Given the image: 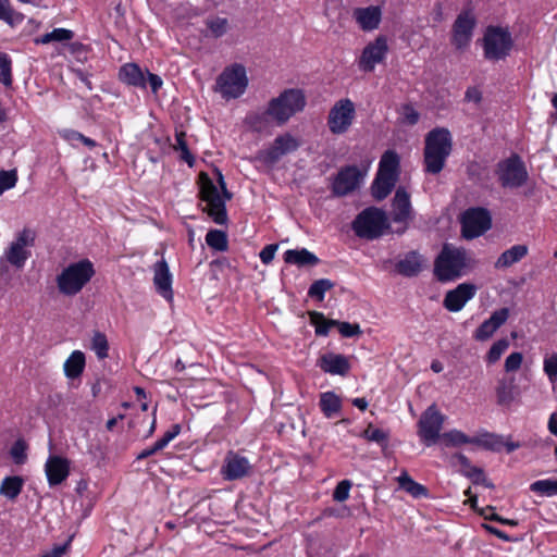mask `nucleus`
<instances>
[{"label": "nucleus", "instance_id": "1", "mask_svg": "<svg viewBox=\"0 0 557 557\" xmlns=\"http://www.w3.org/2000/svg\"><path fill=\"white\" fill-rule=\"evenodd\" d=\"M453 149L450 132L444 127L430 131L425 136L424 170L430 174H438L445 166Z\"/></svg>", "mask_w": 557, "mask_h": 557}, {"label": "nucleus", "instance_id": "2", "mask_svg": "<svg viewBox=\"0 0 557 557\" xmlns=\"http://www.w3.org/2000/svg\"><path fill=\"white\" fill-rule=\"evenodd\" d=\"M218 174V183L222 190V195L216 185L209 178V176L205 173L200 175L201 178V187H200V196L201 199L207 202L206 211L208 215L216 223V224H225L227 221V213L225 208V201L232 198V194H230L226 189V184L223 177V174L220 171H216Z\"/></svg>", "mask_w": 557, "mask_h": 557}, {"label": "nucleus", "instance_id": "3", "mask_svg": "<svg viewBox=\"0 0 557 557\" xmlns=\"http://www.w3.org/2000/svg\"><path fill=\"white\" fill-rule=\"evenodd\" d=\"M95 275V268L89 259L70 263L57 276L59 292L65 296L77 295Z\"/></svg>", "mask_w": 557, "mask_h": 557}, {"label": "nucleus", "instance_id": "4", "mask_svg": "<svg viewBox=\"0 0 557 557\" xmlns=\"http://www.w3.org/2000/svg\"><path fill=\"white\" fill-rule=\"evenodd\" d=\"M399 156L394 150H387L381 157L379 170L372 184V196L376 200L385 199L395 187L399 177Z\"/></svg>", "mask_w": 557, "mask_h": 557}, {"label": "nucleus", "instance_id": "5", "mask_svg": "<svg viewBox=\"0 0 557 557\" xmlns=\"http://www.w3.org/2000/svg\"><path fill=\"white\" fill-rule=\"evenodd\" d=\"M467 262L465 249L445 244L434 262V273L441 282L453 281L462 275Z\"/></svg>", "mask_w": 557, "mask_h": 557}, {"label": "nucleus", "instance_id": "6", "mask_svg": "<svg viewBox=\"0 0 557 557\" xmlns=\"http://www.w3.org/2000/svg\"><path fill=\"white\" fill-rule=\"evenodd\" d=\"M306 97L301 89L290 88L270 100L267 113L280 125L304 110Z\"/></svg>", "mask_w": 557, "mask_h": 557}, {"label": "nucleus", "instance_id": "7", "mask_svg": "<svg viewBox=\"0 0 557 557\" xmlns=\"http://www.w3.org/2000/svg\"><path fill=\"white\" fill-rule=\"evenodd\" d=\"M248 84L246 67L234 63L226 66L216 77L214 90L225 100L237 99L246 92Z\"/></svg>", "mask_w": 557, "mask_h": 557}, {"label": "nucleus", "instance_id": "8", "mask_svg": "<svg viewBox=\"0 0 557 557\" xmlns=\"http://www.w3.org/2000/svg\"><path fill=\"white\" fill-rule=\"evenodd\" d=\"M483 54L487 61L505 60L511 52L513 39L507 28L488 26L482 38Z\"/></svg>", "mask_w": 557, "mask_h": 557}, {"label": "nucleus", "instance_id": "9", "mask_svg": "<svg viewBox=\"0 0 557 557\" xmlns=\"http://www.w3.org/2000/svg\"><path fill=\"white\" fill-rule=\"evenodd\" d=\"M389 227L386 213L377 208H367L352 222L355 234L364 239H375Z\"/></svg>", "mask_w": 557, "mask_h": 557}, {"label": "nucleus", "instance_id": "10", "mask_svg": "<svg viewBox=\"0 0 557 557\" xmlns=\"http://www.w3.org/2000/svg\"><path fill=\"white\" fill-rule=\"evenodd\" d=\"M445 419L435 405H431L422 412L418 421V435L426 446L435 444L442 437L441 431Z\"/></svg>", "mask_w": 557, "mask_h": 557}, {"label": "nucleus", "instance_id": "11", "mask_svg": "<svg viewBox=\"0 0 557 557\" xmlns=\"http://www.w3.org/2000/svg\"><path fill=\"white\" fill-rule=\"evenodd\" d=\"M356 116L355 103L348 99H339L331 108L327 116V126L332 134L342 135L345 134Z\"/></svg>", "mask_w": 557, "mask_h": 557}, {"label": "nucleus", "instance_id": "12", "mask_svg": "<svg viewBox=\"0 0 557 557\" xmlns=\"http://www.w3.org/2000/svg\"><path fill=\"white\" fill-rule=\"evenodd\" d=\"M491 226L492 216L487 209L470 208L461 216V233L466 239H473L483 235Z\"/></svg>", "mask_w": 557, "mask_h": 557}, {"label": "nucleus", "instance_id": "13", "mask_svg": "<svg viewBox=\"0 0 557 557\" xmlns=\"http://www.w3.org/2000/svg\"><path fill=\"white\" fill-rule=\"evenodd\" d=\"M35 238L36 234L33 230L24 228L10 244L2 260L4 259L11 265L22 269L25 265L26 260L30 257L29 248L34 246Z\"/></svg>", "mask_w": 557, "mask_h": 557}, {"label": "nucleus", "instance_id": "14", "mask_svg": "<svg viewBox=\"0 0 557 557\" xmlns=\"http://www.w3.org/2000/svg\"><path fill=\"white\" fill-rule=\"evenodd\" d=\"M497 175L505 188L521 187L528 180L525 165L517 154L498 163Z\"/></svg>", "mask_w": 557, "mask_h": 557}, {"label": "nucleus", "instance_id": "15", "mask_svg": "<svg viewBox=\"0 0 557 557\" xmlns=\"http://www.w3.org/2000/svg\"><path fill=\"white\" fill-rule=\"evenodd\" d=\"M387 52L388 45L386 37H376L363 48L358 59L359 70L366 73L373 72L375 66L385 60Z\"/></svg>", "mask_w": 557, "mask_h": 557}, {"label": "nucleus", "instance_id": "16", "mask_svg": "<svg viewBox=\"0 0 557 557\" xmlns=\"http://www.w3.org/2000/svg\"><path fill=\"white\" fill-rule=\"evenodd\" d=\"M476 25L474 14L470 10L462 11L453 25L451 44L458 50L466 49L473 36Z\"/></svg>", "mask_w": 557, "mask_h": 557}, {"label": "nucleus", "instance_id": "17", "mask_svg": "<svg viewBox=\"0 0 557 557\" xmlns=\"http://www.w3.org/2000/svg\"><path fill=\"white\" fill-rule=\"evenodd\" d=\"M366 173L356 165L343 168L334 178L332 190L336 196H346L360 187Z\"/></svg>", "mask_w": 557, "mask_h": 557}, {"label": "nucleus", "instance_id": "18", "mask_svg": "<svg viewBox=\"0 0 557 557\" xmlns=\"http://www.w3.org/2000/svg\"><path fill=\"white\" fill-rule=\"evenodd\" d=\"M311 324L315 326V333L320 336H326L330 327L337 326L343 337H354L362 333L360 325L357 323L339 322L337 320H327L324 314L318 311L309 312Z\"/></svg>", "mask_w": 557, "mask_h": 557}, {"label": "nucleus", "instance_id": "19", "mask_svg": "<svg viewBox=\"0 0 557 557\" xmlns=\"http://www.w3.org/2000/svg\"><path fill=\"white\" fill-rule=\"evenodd\" d=\"M298 147L297 139L289 134H285L276 137L271 147L259 151L257 159L265 164H274L283 156L297 150Z\"/></svg>", "mask_w": 557, "mask_h": 557}, {"label": "nucleus", "instance_id": "20", "mask_svg": "<svg viewBox=\"0 0 557 557\" xmlns=\"http://www.w3.org/2000/svg\"><path fill=\"white\" fill-rule=\"evenodd\" d=\"M475 293V285L461 283L456 288L446 293L443 305L448 311L458 312L474 297Z\"/></svg>", "mask_w": 557, "mask_h": 557}, {"label": "nucleus", "instance_id": "21", "mask_svg": "<svg viewBox=\"0 0 557 557\" xmlns=\"http://www.w3.org/2000/svg\"><path fill=\"white\" fill-rule=\"evenodd\" d=\"M250 469L251 465L246 457L230 451L224 459L221 473L225 480L235 481L248 475Z\"/></svg>", "mask_w": 557, "mask_h": 557}, {"label": "nucleus", "instance_id": "22", "mask_svg": "<svg viewBox=\"0 0 557 557\" xmlns=\"http://www.w3.org/2000/svg\"><path fill=\"white\" fill-rule=\"evenodd\" d=\"M509 318V309L502 308L492 313V315L482 322L474 331L473 337L475 341L485 342L490 339L494 333L506 323Z\"/></svg>", "mask_w": 557, "mask_h": 557}, {"label": "nucleus", "instance_id": "23", "mask_svg": "<svg viewBox=\"0 0 557 557\" xmlns=\"http://www.w3.org/2000/svg\"><path fill=\"white\" fill-rule=\"evenodd\" d=\"M153 284L160 296L168 301L173 300L172 274L164 259L153 265Z\"/></svg>", "mask_w": 557, "mask_h": 557}, {"label": "nucleus", "instance_id": "24", "mask_svg": "<svg viewBox=\"0 0 557 557\" xmlns=\"http://www.w3.org/2000/svg\"><path fill=\"white\" fill-rule=\"evenodd\" d=\"M45 472L50 486L59 485L70 474V461L64 457L50 456L46 461Z\"/></svg>", "mask_w": 557, "mask_h": 557}, {"label": "nucleus", "instance_id": "25", "mask_svg": "<svg viewBox=\"0 0 557 557\" xmlns=\"http://www.w3.org/2000/svg\"><path fill=\"white\" fill-rule=\"evenodd\" d=\"M392 219L396 223L407 224L412 218L410 195L404 187L396 189L392 203Z\"/></svg>", "mask_w": 557, "mask_h": 557}, {"label": "nucleus", "instance_id": "26", "mask_svg": "<svg viewBox=\"0 0 557 557\" xmlns=\"http://www.w3.org/2000/svg\"><path fill=\"white\" fill-rule=\"evenodd\" d=\"M352 16L363 32H372L376 29L381 23L382 11L380 7L376 5L356 8L352 12Z\"/></svg>", "mask_w": 557, "mask_h": 557}, {"label": "nucleus", "instance_id": "27", "mask_svg": "<svg viewBox=\"0 0 557 557\" xmlns=\"http://www.w3.org/2000/svg\"><path fill=\"white\" fill-rule=\"evenodd\" d=\"M319 367L325 373L345 376L350 370V363L346 356L327 352L319 359Z\"/></svg>", "mask_w": 557, "mask_h": 557}, {"label": "nucleus", "instance_id": "28", "mask_svg": "<svg viewBox=\"0 0 557 557\" xmlns=\"http://www.w3.org/2000/svg\"><path fill=\"white\" fill-rule=\"evenodd\" d=\"M520 395L519 387L513 377L502 379L496 386L497 403L500 406L511 405Z\"/></svg>", "mask_w": 557, "mask_h": 557}, {"label": "nucleus", "instance_id": "29", "mask_svg": "<svg viewBox=\"0 0 557 557\" xmlns=\"http://www.w3.org/2000/svg\"><path fill=\"white\" fill-rule=\"evenodd\" d=\"M119 78L129 86L146 88L145 74L136 63L124 64L120 69Z\"/></svg>", "mask_w": 557, "mask_h": 557}, {"label": "nucleus", "instance_id": "30", "mask_svg": "<svg viewBox=\"0 0 557 557\" xmlns=\"http://www.w3.org/2000/svg\"><path fill=\"white\" fill-rule=\"evenodd\" d=\"M529 252L527 245H515L500 253L495 261L496 269H507L522 260Z\"/></svg>", "mask_w": 557, "mask_h": 557}, {"label": "nucleus", "instance_id": "31", "mask_svg": "<svg viewBox=\"0 0 557 557\" xmlns=\"http://www.w3.org/2000/svg\"><path fill=\"white\" fill-rule=\"evenodd\" d=\"M423 258L417 251L408 252L401 260L396 264L397 271L405 276H416L422 270Z\"/></svg>", "mask_w": 557, "mask_h": 557}, {"label": "nucleus", "instance_id": "32", "mask_svg": "<svg viewBox=\"0 0 557 557\" xmlns=\"http://www.w3.org/2000/svg\"><path fill=\"white\" fill-rule=\"evenodd\" d=\"M284 261L289 264H296L298 267L315 265L319 263V258L307 250L302 249H289L284 252Z\"/></svg>", "mask_w": 557, "mask_h": 557}, {"label": "nucleus", "instance_id": "33", "mask_svg": "<svg viewBox=\"0 0 557 557\" xmlns=\"http://www.w3.org/2000/svg\"><path fill=\"white\" fill-rule=\"evenodd\" d=\"M85 368V355L81 350H74L64 362V373L70 379L78 377Z\"/></svg>", "mask_w": 557, "mask_h": 557}, {"label": "nucleus", "instance_id": "34", "mask_svg": "<svg viewBox=\"0 0 557 557\" xmlns=\"http://www.w3.org/2000/svg\"><path fill=\"white\" fill-rule=\"evenodd\" d=\"M24 480L18 475L5 476L0 484V495L14 500L22 492Z\"/></svg>", "mask_w": 557, "mask_h": 557}, {"label": "nucleus", "instance_id": "35", "mask_svg": "<svg viewBox=\"0 0 557 557\" xmlns=\"http://www.w3.org/2000/svg\"><path fill=\"white\" fill-rule=\"evenodd\" d=\"M341 398L333 392H325L320 397V408L326 418H332L341 410Z\"/></svg>", "mask_w": 557, "mask_h": 557}, {"label": "nucleus", "instance_id": "36", "mask_svg": "<svg viewBox=\"0 0 557 557\" xmlns=\"http://www.w3.org/2000/svg\"><path fill=\"white\" fill-rule=\"evenodd\" d=\"M0 21L14 27L24 21V15L11 7L10 0H0Z\"/></svg>", "mask_w": 557, "mask_h": 557}, {"label": "nucleus", "instance_id": "37", "mask_svg": "<svg viewBox=\"0 0 557 557\" xmlns=\"http://www.w3.org/2000/svg\"><path fill=\"white\" fill-rule=\"evenodd\" d=\"M398 483L403 490H405L413 497H422L428 495L426 487L413 481L406 472L398 476Z\"/></svg>", "mask_w": 557, "mask_h": 557}, {"label": "nucleus", "instance_id": "38", "mask_svg": "<svg viewBox=\"0 0 557 557\" xmlns=\"http://www.w3.org/2000/svg\"><path fill=\"white\" fill-rule=\"evenodd\" d=\"M73 36H74V33L70 29L54 28L52 32L47 33V34L42 35L41 37L36 38L35 42L37 45H39V44L46 45V44H49L52 41L62 42V41L71 40L73 38Z\"/></svg>", "mask_w": 557, "mask_h": 557}, {"label": "nucleus", "instance_id": "39", "mask_svg": "<svg viewBox=\"0 0 557 557\" xmlns=\"http://www.w3.org/2000/svg\"><path fill=\"white\" fill-rule=\"evenodd\" d=\"M530 490L541 496L553 497L557 495V479H545L533 482Z\"/></svg>", "mask_w": 557, "mask_h": 557}, {"label": "nucleus", "instance_id": "40", "mask_svg": "<svg viewBox=\"0 0 557 557\" xmlns=\"http://www.w3.org/2000/svg\"><path fill=\"white\" fill-rule=\"evenodd\" d=\"M206 243L218 251H225L228 246L226 233L220 230L209 231L206 235Z\"/></svg>", "mask_w": 557, "mask_h": 557}, {"label": "nucleus", "instance_id": "41", "mask_svg": "<svg viewBox=\"0 0 557 557\" xmlns=\"http://www.w3.org/2000/svg\"><path fill=\"white\" fill-rule=\"evenodd\" d=\"M446 446L457 447L463 444H473V437H469L459 430H450L442 435Z\"/></svg>", "mask_w": 557, "mask_h": 557}, {"label": "nucleus", "instance_id": "42", "mask_svg": "<svg viewBox=\"0 0 557 557\" xmlns=\"http://www.w3.org/2000/svg\"><path fill=\"white\" fill-rule=\"evenodd\" d=\"M90 348L95 351L98 359L107 358L109 351L107 336L101 332H95L91 337Z\"/></svg>", "mask_w": 557, "mask_h": 557}, {"label": "nucleus", "instance_id": "43", "mask_svg": "<svg viewBox=\"0 0 557 557\" xmlns=\"http://www.w3.org/2000/svg\"><path fill=\"white\" fill-rule=\"evenodd\" d=\"M60 135L63 139L69 141L74 147L76 145V141L82 143L83 145L87 146L90 149L97 146V143L94 139L86 137L82 133L74 129H63L60 132Z\"/></svg>", "mask_w": 557, "mask_h": 557}, {"label": "nucleus", "instance_id": "44", "mask_svg": "<svg viewBox=\"0 0 557 557\" xmlns=\"http://www.w3.org/2000/svg\"><path fill=\"white\" fill-rule=\"evenodd\" d=\"M473 444L480 445L486 449L499 450L504 445L503 438L499 435L492 433H484L480 437H473Z\"/></svg>", "mask_w": 557, "mask_h": 557}, {"label": "nucleus", "instance_id": "45", "mask_svg": "<svg viewBox=\"0 0 557 557\" xmlns=\"http://www.w3.org/2000/svg\"><path fill=\"white\" fill-rule=\"evenodd\" d=\"M0 83L5 87L12 85V60L5 52L0 51Z\"/></svg>", "mask_w": 557, "mask_h": 557}, {"label": "nucleus", "instance_id": "46", "mask_svg": "<svg viewBox=\"0 0 557 557\" xmlns=\"http://www.w3.org/2000/svg\"><path fill=\"white\" fill-rule=\"evenodd\" d=\"M333 286L334 284L327 278L318 280L309 287L308 295L318 300H323L324 294Z\"/></svg>", "mask_w": 557, "mask_h": 557}, {"label": "nucleus", "instance_id": "47", "mask_svg": "<svg viewBox=\"0 0 557 557\" xmlns=\"http://www.w3.org/2000/svg\"><path fill=\"white\" fill-rule=\"evenodd\" d=\"M207 27L211 32L212 36L219 38L227 32L228 22L225 17H211L206 22Z\"/></svg>", "mask_w": 557, "mask_h": 557}, {"label": "nucleus", "instance_id": "48", "mask_svg": "<svg viewBox=\"0 0 557 557\" xmlns=\"http://www.w3.org/2000/svg\"><path fill=\"white\" fill-rule=\"evenodd\" d=\"M509 347V342L506 338H502L496 341L492 347L490 348L486 360L488 363H495L498 361L502 357V355L507 350Z\"/></svg>", "mask_w": 557, "mask_h": 557}, {"label": "nucleus", "instance_id": "49", "mask_svg": "<svg viewBox=\"0 0 557 557\" xmlns=\"http://www.w3.org/2000/svg\"><path fill=\"white\" fill-rule=\"evenodd\" d=\"M363 437L382 446H386L388 442V433L384 430L375 429L372 425H369L364 430Z\"/></svg>", "mask_w": 557, "mask_h": 557}, {"label": "nucleus", "instance_id": "50", "mask_svg": "<svg viewBox=\"0 0 557 557\" xmlns=\"http://www.w3.org/2000/svg\"><path fill=\"white\" fill-rule=\"evenodd\" d=\"M27 444L23 440H17L10 449V455L16 465H23L27 459Z\"/></svg>", "mask_w": 557, "mask_h": 557}, {"label": "nucleus", "instance_id": "51", "mask_svg": "<svg viewBox=\"0 0 557 557\" xmlns=\"http://www.w3.org/2000/svg\"><path fill=\"white\" fill-rule=\"evenodd\" d=\"M174 148L181 151V160L185 161L189 166H193L195 159L187 147L184 133L176 134Z\"/></svg>", "mask_w": 557, "mask_h": 557}, {"label": "nucleus", "instance_id": "52", "mask_svg": "<svg viewBox=\"0 0 557 557\" xmlns=\"http://www.w3.org/2000/svg\"><path fill=\"white\" fill-rule=\"evenodd\" d=\"M543 370L550 383L557 381V354H552L544 358Z\"/></svg>", "mask_w": 557, "mask_h": 557}, {"label": "nucleus", "instance_id": "53", "mask_svg": "<svg viewBox=\"0 0 557 557\" xmlns=\"http://www.w3.org/2000/svg\"><path fill=\"white\" fill-rule=\"evenodd\" d=\"M268 116L270 115L267 113L265 110L262 113H252L248 115L246 120L251 128H253L257 132H262L267 127Z\"/></svg>", "mask_w": 557, "mask_h": 557}, {"label": "nucleus", "instance_id": "54", "mask_svg": "<svg viewBox=\"0 0 557 557\" xmlns=\"http://www.w3.org/2000/svg\"><path fill=\"white\" fill-rule=\"evenodd\" d=\"M17 182V175L14 170L12 171H0V195L5 190L11 189Z\"/></svg>", "mask_w": 557, "mask_h": 557}, {"label": "nucleus", "instance_id": "55", "mask_svg": "<svg viewBox=\"0 0 557 557\" xmlns=\"http://www.w3.org/2000/svg\"><path fill=\"white\" fill-rule=\"evenodd\" d=\"M350 487L351 482L349 480L341 481L333 492L334 500L342 503L348 499Z\"/></svg>", "mask_w": 557, "mask_h": 557}, {"label": "nucleus", "instance_id": "56", "mask_svg": "<svg viewBox=\"0 0 557 557\" xmlns=\"http://www.w3.org/2000/svg\"><path fill=\"white\" fill-rule=\"evenodd\" d=\"M523 361V356L519 351L511 352L505 360V370L507 372L517 371Z\"/></svg>", "mask_w": 557, "mask_h": 557}, {"label": "nucleus", "instance_id": "57", "mask_svg": "<svg viewBox=\"0 0 557 557\" xmlns=\"http://www.w3.org/2000/svg\"><path fill=\"white\" fill-rule=\"evenodd\" d=\"M181 433V425L173 424L170 430H168L161 438L157 441L158 446L161 449L165 448L171 441H173Z\"/></svg>", "mask_w": 557, "mask_h": 557}, {"label": "nucleus", "instance_id": "58", "mask_svg": "<svg viewBox=\"0 0 557 557\" xmlns=\"http://www.w3.org/2000/svg\"><path fill=\"white\" fill-rule=\"evenodd\" d=\"M420 114L418 111L410 104H406L403 107V120L408 125H414L418 123Z\"/></svg>", "mask_w": 557, "mask_h": 557}, {"label": "nucleus", "instance_id": "59", "mask_svg": "<svg viewBox=\"0 0 557 557\" xmlns=\"http://www.w3.org/2000/svg\"><path fill=\"white\" fill-rule=\"evenodd\" d=\"M276 250H277V245H274V244L267 245L259 253L261 261L264 264H269L274 259Z\"/></svg>", "mask_w": 557, "mask_h": 557}, {"label": "nucleus", "instance_id": "60", "mask_svg": "<svg viewBox=\"0 0 557 557\" xmlns=\"http://www.w3.org/2000/svg\"><path fill=\"white\" fill-rule=\"evenodd\" d=\"M70 545V541L64 544L54 545L51 549L46 550L41 557H62Z\"/></svg>", "mask_w": 557, "mask_h": 557}, {"label": "nucleus", "instance_id": "61", "mask_svg": "<svg viewBox=\"0 0 557 557\" xmlns=\"http://www.w3.org/2000/svg\"><path fill=\"white\" fill-rule=\"evenodd\" d=\"M465 100L468 102L480 103L482 100V92L476 87H469L466 90Z\"/></svg>", "mask_w": 557, "mask_h": 557}, {"label": "nucleus", "instance_id": "62", "mask_svg": "<svg viewBox=\"0 0 557 557\" xmlns=\"http://www.w3.org/2000/svg\"><path fill=\"white\" fill-rule=\"evenodd\" d=\"M462 473L470 478L474 484H479L481 478L484 475L482 469L471 466L468 470H462Z\"/></svg>", "mask_w": 557, "mask_h": 557}, {"label": "nucleus", "instance_id": "63", "mask_svg": "<svg viewBox=\"0 0 557 557\" xmlns=\"http://www.w3.org/2000/svg\"><path fill=\"white\" fill-rule=\"evenodd\" d=\"M147 79L151 87L152 92H154V94L161 88V86L163 84V82L159 75L150 73V72H147Z\"/></svg>", "mask_w": 557, "mask_h": 557}, {"label": "nucleus", "instance_id": "64", "mask_svg": "<svg viewBox=\"0 0 557 557\" xmlns=\"http://www.w3.org/2000/svg\"><path fill=\"white\" fill-rule=\"evenodd\" d=\"M162 450L160 446H158V443L156 442L152 446L145 448L141 453L138 454L137 459H145L148 458L156 453Z\"/></svg>", "mask_w": 557, "mask_h": 557}]
</instances>
